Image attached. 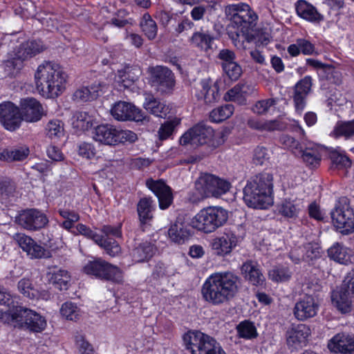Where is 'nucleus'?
Segmentation results:
<instances>
[{"instance_id":"58836bf2","label":"nucleus","mask_w":354,"mask_h":354,"mask_svg":"<svg viewBox=\"0 0 354 354\" xmlns=\"http://www.w3.org/2000/svg\"><path fill=\"white\" fill-rule=\"evenodd\" d=\"M49 281L55 288L59 290H66L70 286L71 274L69 272L64 269H57V267L53 272L48 273Z\"/></svg>"},{"instance_id":"338daca9","label":"nucleus","mask_w":354,"mask_h":354,"mask_svg":"<svg viewBox=\"0 0 354 354\" xmlns=\"http://www.w3.org/2000/svg\"><path fill=\"white\" fill-rule=\"evenodd\" d=\"M178 24L174 28V32L177 35L181 34L185 30L192 29L194 26V22L187 16H180L176 21Z\"/></svg>"},{"instance_id":"412c9836","label":"nucleus","mask_w":354,"mask_h":354,"mask_svg":"<svg viewBox=\"0 0 354 354\" xmlns=\"http://www.w3.org/2000/svg\"><path fill=\"white\" fill-rule=\"evenodd\" d=\"M15 241L21 250L26 252L31 259H41L48 257L49 253L44 247L39 245L31 236L24 233H16Z\"/></svg>"},{"instance_id":"a19ab883","label":"nucleus","mask_w":354,"mask_h":354,"mask_svg":"<svg viewBox=\"0 0 354 354\" xmlns=\"http://www.w3.org/2000/svg\"><path fill=\"white\" fill-rule=\"evenodd\" d=\"M153 254V246L147 241L139 243L131 252L133 260L136 263L148 261Z\"/></svg>"},{"instance_id":"5fc2aeb1","label":"nucleus","mask_w":354,"mask_h":354,"mask_svg":"<svg viewBox=\"0 0 354 354\" xmlns=\"http://www.w3.org/2000/svg\"><path fill=\"white\" fill-rule=\"evenodd\" d=\"M46 135L51 140L64 136V123L59 120H50L46 126Z\"/></svg>"},{"instance_id":"72a5a7b5","label":"nucleus","mask_w":354,"mask_h":354,"mask_svg":"<svg viewBox=\"0 0 354 354\" xmlns=\"http://www.w3.org/2000/svg\"><path fill=\"white\" fill-rule=\"evenodd\" d=\"M104 84L100 81H95L91 85L82 86L74 93L75 99L82 102H88L96 100L102 95Z\"/></svg>"},{"instance_id":"cd10ccee","label":"nucleus","mask_w":354,"mask_h":354,"mask_svg":"<svg viewBox=\"0 0 354 354\" xmlns=\"http://www.w3.org/2000/svg\"><path fill=\"white\" fill-rule=\"evenodd\" d=\"M296 14L299 17L310 23H319L324 20V16L317 8L306 0H297L295 3Z\"/></svg>"},{"instance_id":"393cba45","label":"nucleus","mask_w":354,"mask_h":354,"mask_svg":"<svg viewBox=\"0 0 354 354\" xmlns=\"http://www.w3.org/2000/svg\"><path fill=\"white\" fill-rule=\"evenodd\" d=\"M311 332L306 324H299L287 330L286 342L289 348L297 349L305 346Z\"/></svg>"},{"instance_id":"603ef678","label":"nucleus","mask_w":354,"mask_h":354,"mask_svg":"<svg viewBox=\"0 0 354 354\" xmlns=\"http://www.w3.org/2000/svg\"><path fill=\"white\" fill-rule=\"evenodd\" d=\"M299 208L295 203V201L285 198L279 205V214L285 218H295L298 216Z\"/></svg>"},{"instance_id":"bf43d9fd","label":"nucleus","mask_w":354,"mask_h":354,"mask_svg":"<svg viewBox=\"0 0 354 354\" xmlns=\"http://www.w3.org/2000/svg\"><path fill=\"white\" fill-rule=\"evenodd\" d=\"M179 124L176 119L169 120L162 124L158 130V136L160 140L168 139L174 133L176 127Z\"/></svg>"},{"instance_id":"680f3d73","label":"nucleus","mask_w":354,"mask_h":354,"mask_svg":"<svg viewBox=\"0 0 354 354\" xmlns=\"http://www.w3.org/2000/svg\"><path fill=\"white\" fill-rule=\"evenodd\" d=\"M306 62L308 66L317 69H322L323 71L326 73V77L328 80L330 79V77L333 76V73L335 72V68L331 64L322 63L318 59L307 58Z\"/></svg>"},{"instance_id":"c756f323","label":"nucleus","mask_w":354,"mask_h":354,"mask_svg":"<svg viewBox=\"0 0 354 354\" xmlns=\"http://www.w3.org/2000/svg\"><path fill=\"white\" fill-rule=\"evenodd\" d=\"M328 257L343 265L354 263V251L342 243H335L328 250Z\"/></svg>"},{"instance_id":"f03ea898","label":"nucleus","mask_w":354,"mask_h":354,"mask_svg":"<svg viewBox=\"0 0 354 354\" xmlns=\"http://www.w3.org/2000/svg\"><path fill=\"white\" fill-rule=\"evenodd\" d=\"M239 278L231 272L211 274L202 286L203 299L214 306L232 300L239 290Z\"/></svg>"},{"instance_id":"473e14b6","label":"nucleus","mask_w":354,"mask_h":354,"mask_svg":"<svg viewBox=\"0 0 354 354\" xmlns=\"http://www.w3.org/2000/svg\"><path fill=\"white\" fill-rule=\"evenodd\" d=\"M353 295L342 286L339 290L332 292V303L342 313H349L351 310V298Z\"/></svg>"},{"instance_id":"49530a36","label":"nucleus","mask_w":354,"mask_h":354,"mask_svg":"<svg viewBox=\"0 0 354 354\" xmlns=\"http://www.w3.org/2000/svg\"><path fill=\"white\" fill-rule=\"evenodd\" d=\"M93 117L86 111H77L73 118V127L77 131H86L91 129L93 125Z\"/></svg>"},{"instance_id":"4c0bfd02","label":"nucleus","mask_w":354,"mask_h":354,"mask_svg":"<svg viewBox=\"0 0 354 354\" xmlns=\"http://www.w3.org/2000/svg\"><path fill=\"white\" fill-rule=\"evenodd\" d=\"M192 235L191 230L183 223L176 222L168 230V236L171 241L183 244Z\"/></svg>"},{"instance_id":"6e6d98bb","label":"nucleus","mask_w":354,"mask_h":354,"mask_svg":"<svg viewBox=\"0 0 354 354\" xmlns=\"http://www.w3.org/2000/svg\"><path fill=\"white\" fill-rule=\"evenodd\" d=\"M61 315L68 320L77 321L80 319V309L73 302L64 303L60 309Z\"/></svg>"},{"instance_id":"39448f33","label":"nucleus","mask_w":354,"mask_h":354,"mask_svg":"<svg viewBox=\"0 0 354 354\" xmlns=\"http://www.w3.org/2000/svg\"><path fill=\"white\" fill-rule=\"evenodd\" d=\"M225 140L223 133H216L212 127L198 122L180 136L179 142L183 146L205 147L203 156H206L222 145Z\"/></svg>"},{"instance_id":"1a4fd4ad","label":"nucleus","mask_w":354,"mask_h":354,"mask_svg":"<svg viewBox=\"0 0 354 354\" xmlns=\"http://www.w3.org/2000/svg\"><path fill=\"white\" fill-rule=\"evenodd\" d=\"M183 340L186 350L192 354H226L213 337L199 330L187 331Z\"/></svg>"},{"instance_id":"0eeeda50","label":"nucleus","mask_w":354,"mask_h":354,"mask_svg":"<svg viewBox=\"0 0 354 354\" xmlns=\"http://www.w3.org/2000/svg\"><path fill=\"white\" fill-rule=\"evenodd\" d=\"M231 184L227 180L215 175L204 174L194 183V189L189 193V201L198 203L207 198H219L230 189Z\"/></svg>"},{"instance_id":"c85d7f7f","label":"nucleus","mask_w":354,"mask_h":354,"mask_svg":"<svg viewBox=\"0 0 354 354\" xmlns=\"http://www.w3.org/2000/svg\"><path fill=\"white\" fill-rule=\"evenodd\" d=\"M93 138L95 141L104 145H117L118 129L109 124H100L95 127Z\"/></svg>"},{"instance_id":"2eb2a0df","label":"nucleus","mask_w":354,"mask_h":354,"mask_svg":"<svg viewBox=\"0 0 354 354\" xmlns=\"http://www.w3.org/2000/svg\"><path fill=\"white\" fill-rule=\"evenodd\" d=\"M241 241L235 230L225 228L221 236L212 240V249L216 255L224 257L230 254Z\"/></svg>"},{"instance_id":"9d476101","label":"nucleus","mask_w":354,"mask_h":354,"mask_svg":"<svg viewBox=\"0 0 354 354\" xmlns=\"http://www.w3.org/2000/svg\"><path fill=\"white\" fill-rule=\"evenodd\" d=\"M45 50L41 39L28 40L21 43L15 50V57L4 62L5 70L9 75H15L24 66V61L32 57Z\"/></svg>"},{"instance_id":"f257e3e1","label":"nucleus","mask_w":354,"mask_h":354,"mask_svg":"<svg viewBox=\"0 0 354 354\" xmlns=\"http://www.w3.org/2000/svg\"><path fill=\"white\" fill-rule=\"evenodd\" d=\"M225 12L230 19L226 33L236 48H245V41L250 43L256 39L258 16L249 5L230 4L226 7Z\"/></svg>"},{"instance_id":"ea45409f","label":"nucleus","mask_w":354,"mask_h":354,"mask_svg":"<svg viewBox=\"0 0 354 354\" xmlns=\"http://www.w3.org/2000/svg\"><path fill=\"white\" fill-rule=\"evenodd\" d=\"M29 154L30 150L27 147L3 149L0 151V160L7 162L23 161L28 157Z\"/></svg>"},{"instance_id":"423d86ee","label":"nucleus","mask_w":354,"mask_h":354,"mask_svg":"<svg viewBox=\"0 0 354 354\" xmlns=\"http://www.w3.org/2000/svg\"><path fill=\"white\" fill-rule=\"evenodd\" d=\"M76 230L79 234L83 235L93 241L110 257H115L121 253V247L115 238L122 237L120 226L104 225L101 228L102 234H99L90 227L83 223H78Z\"/></svg>"},{"instance_id":"7c9ffc66","label":"nucleus","mask_w":354,"mask_h":354,"mask_svg":"<svg viewBox=\"0 0 354 354\" xmlns=\"http://www.w3.org/2000/svg\"><path fill=\"white\" fill-rule=\"evenodd\" d=\"M241 272L245 279L253 286H262L265 282V277L257 262L247 260L241 266Z\"/></svg>"},{"instance_id":"f704fd0d","label":"nucleus","mask_w":354,"mask_h":354,"mask_svg":"<svg viewBox=\"0 0 354 354\" xmlns=\"http://www.w3.org/2000/svg\"><path fill=\"white\" fill-rule=\"evenodd\" d=\"M141 72L139 68L127 66L118 71L115 76V82L124 88L131 87L138 80Z\"/></svg>"},{"instance_id":"864d4df0","label":"nucleus","mask_w":354,"mask_h":354,"mask_svg":"<svg viewBox=\"0 0 354 354\" xmlns=\"http://www.w3.org/2000/svg\"><path fill=\"white\" fill-rule=\"evenodd\" d=\"M239 336L245 339H252L258 336L257 330L253 322L245 320L236 327Z\"/></svg>"},{"instance_id":"9b49d317","label":"nucleus","mask_w":354,"mask_h":354,"mask_svg":"<svg viewBox=\"0 0 354 354\" xmlns=\"http://www.w3.org/2000/svg\"><path fill=\"white\" fill-rule=\"evenodd\" d=\"M82 270L86 274L101 281H111L118 284L123 282L122 270L102 258L88 261Z\"/></svg>"},{"instance_id":"aec40b11","label":"nucleus","mask_w":354,"mask_h":354,"mask_svg":"<svg viewBox=\"0 0 354 354\" xmlns=\"http://www.w3.org/2000/svg\"><path fill=\"white\" fill-rule=\"evenodd\" d=\"M156 209V204L151 196H144L139 199L136 211L139 221V228L142 232L145 231L147 225H151Z\"/></svg>"},{"instance_id":"b1692460","label":"nucleus","mask_w":354,"mask_h":354,"mask_svg":"<svg viewBox=\"0 0 354 354\" xmlns=\"http://www.w3.org/2000/svg\"><path fill=\"white\" fill-rule=\"evenodd\" d=\"M319 309V305L315 302L312 295H306L295 306L293 312L295 318L304 321L315 317Z\"/></svg>"},{"instance_id":"f3484780","label":"nucleus","mask_w":354,"mask_h":354,"mask_svg":"<svg viewBox=\"0 0 354 354\" xmlns=\"http://www.w3.org/2000/svg\"><path fill=\"white\" fill-rule=\"evenodd\" d=\"M149 73L153 85L156 86L161 92H170L174 87V75L169 68L156 66L150 68Z\"/></svg>"},{"instance_id":"6ab92c4d","label":"nucleus","mask_w":354,"mask_h":354,"mask_svg":"<svg viewBox=\"0 0 354 354\" xmlns=\"http://www.w3.org/2000/svg\"><path fill=\"white\" fill-rule=\"evenodd\" d=\"M20 311L21 314L19 328H25L32 333H41L45 330L47 326L45 317L23 306Z\"/></svg>"},{"instance_id":"20e7f679","label":"nucleus","mask_w":354,"mask_h":354,"mask_svg":"<svg viewBox=\"0 0 354 354\" xmlns=\"http://www.w3.org/2000/svg\"><path fill=\"white\" fill-rule=\"evenodd\" d=\"M243 199L248 207L266 209L272 203L273 175L261 172L252 176L243 188Z\"/></svg>"},{"instance_id":"37998d69","label":"nucleus","mask_w":354,"mask_h":354,"mask_svg":"<svg viewBox=\"0 0 354 354\" xmlns=\"http://www.w3.org/2000/svg\"><path fill=\"white\" fill-rule=\"evenodd\" d=\"M234 111L232 104H225L213 109L209 113V120L212 123H221L231 117Z\"/></svg>"},{"instance_id":"6e6552de","label":"nucleus","mask_w":354,"mask_h":354,"mask_svg":"<svg viewBox=\"0 0 354 354\" xmlns=\"http://www.w3.org/2000/svg\"><path fill=\"white\" fill-rule=\"evenodd\" d=\"M228 219L227 211L219 206H209L201 209L192 218V227L205 234L215 232Z\"/></svg>"},{"instance_id":"69168bd1","label":"nucleus","mask_w":354,"mask_h":354,"mask_svg":"<svg viewBox=\"0 0 354 354\" xmlns=\"http://www.w3.org/2000/svg\"><path fill=\"white\" fill-rule=\"evenodd\" d=\"M306 256L309 261H313L321 257L322 248L319 243L310 242L304 245Z\"/></svg>"},{"instance_id":"052dcab7","label":"nucleus","mask_w":354,"mask_h":354,"mask_svg":"<svg viewBox=\"0 0 354 354\" xmlns=\"http://www.w3.org/2000/svg\"><path fill=\"white\" fill-rule=\"evenodd\" d=\"M77 152L78 155L82 158L91 160L95 157L97 150L93 144L83 142L79 145Z\"/></svg>"},{"instance_id":"c03bdc74","label":"nucleus","mask_w":354,"mask_h":354,"mask_svg":"<svg viewBox=\"0 0 354 354\" xmlns=\"http://www.w3.org/2000/svg\"><path fill=\"white\" fill-rule=\"evenodd\" d=\"M328 158L332 165L337 169H348L351 167L352 161L345 151L339 148L331 149L328 151Z\"/></svg>"},{"instance_id":"4be33fe9","label":"nucleus","mask_w":354,"mask_h":354,"mask_svg":"<svg viewBox=\"0 0 354 354\" xmlns=\"http://www.w3.org/2000/svg\"><path fill=\"white\" fill-rule=\"evenodd\" d=\"M312 77L306 75L299 80L294 86L292 96L295 112L301 115L306 106V98L311 90Z\"/></svg>"},{"instance_id":"774afa93","label":"nucleus","mask_w":354,"mask_h":354,"mask_svg":"<svg viewBox=\"0 0 354 354\" xmlns=\"http://www.w3.org/2000/svg\"><path fill=\"white\" fill-rule=\"evenodd\" d=\"M273 99H266L256 102L252 108V111L258 115H263L268 112L269 109L274 104Z\"/></svg>"},{"instance_id":"09e8293b","label":"nucleus","mask_w":354,"mask_h":354,"mask_svg":"<svg viewBox=\"0 0 354 354\" xmlns=\"http://www.w3.org/2000/svg\"><path fill=\"white\" fill-rule=\"evenodd\" d=\"M17 288L19 292L25 297L32 300L37 299L39 297V292L34 286L30 279L26 277L21 279L18 281Z\"/></svg>"},{"instance_id":"f8f14e48","label":"nucleus","mask_w":354,"mask_h":354,"mask_svg":"<svg viewBox=\"0 0 354 354\" xmlns=\"http://www.w3.org/2000/svg\"><path fill=\"white\" fill-rule=\"evenodd\" d=\"M330 217L336 231L347 235L354 232V210L350 205V201L342 196L337 201Z\"/></svg>"},{"instance_id":"dca6fc26","label":"nucleus","mask_w":354,"mask_h":354,"mask_svg":"<svg viewBox=\"0 0 354 354\" xmlns=\"http://www.w3.org/2000/svg\"><path fill=\"white\" fill-rule=\"evenodd\" d=\"M146 186L157 197L160 209H167L171 205L174 198L173 189L163 179L150 178L146 180Z\"/></svg>"},{"instance_id":"2f4dec72","label":"nucleus","mask_w":354,"mask_h":354,"mask_svg":"<svg viewBox=\"0 0 354 354\" xmlns=\"http://www.w3.org/2000/svg\"><path fill=\"white\" fill-rule=\"evenodd\" d=\"M200 84L201 89L196 93L198 100H203L205 104H210L219 99V86L216 82L212 83L210 80L203 79Z\"/></svg>"},{"instance_id":"79ce46f5","label":"nucleus","mask_w":354,"mask_h":354,"mask_svg":"<svg viewBox=\"0 0 354 354\" xmlns=\"http://www.w3.org/2000/svg\"><path fill=\"white\" fill-rule=\"evenodd\" d=\"M292 276L290 268L283 264L274 266L268 271V278L274 283L288 282Z\"/></svg>"},{"instance_id":"a18cd8bd","label":"nucleus","mask_w":354,"mask_h":354,"mask_svg":"<svg viewBox=\"0 0 354 354\" xmlns=\"http://www.w3.org/2000/svg\"><path fill=\"white\" fill-rule=\"evenodd\" d=\"M7 307L6 310L0 311V321L19 328L21 314L20 310L22 309V306L13 304Z\"/></svg>"},{"instance_id":"5701e85b","label":"nucleus","mask_w":354,"mask_h":354,"mask_svg":"<svg viewBox=\"0 0 354 354\" xmlns=\"http://www.w3.org/2000/svg\"><path fill=\"white\" fill-rule=\"evenodd\" d=\"M19 104L21 120L35 122L41 120L44 109L39 101L34 97H26L21 99Z\"/></svg>"},{"instance_id":"4d7b16f0","label":"nucleus","mask_w":354,"mask_h":354,"mask_svg":"<svg viewBox=\"0 0 354 354\" xmlns=\"http://www.w3.org/2000/svg\"><path fill=\"white\" fill-rule=\"evenodd\" d=\"M334 133L337 137L351 138L354 136V119L338 123L334 128Z\"/></svg>"},{"instance_id":"8fccbe9b","label":"nucleus","mask_w":354,"mask_h":354,"mask_svg":"<svg viewBox=\"0 0 354 354\" xmlns=\"http://www.w3.org/2000/svg\"><path fill=\"white\" fill-rule=\"evenodd\" d=\"M57 212L61 217L64 218V221L59 223V226L67 231H70L74 227L75 223L80 219L79 214L74 210L59 209Z\"/></svg>"},{"instance_id":"e2e57ef3","label":"nucleus","mask_w":354,"mask_h":354,"mask_svg":"<svg viewBox=\"0 0 354 354\" xmlns=\"http://www.w3.org/2000/svg\"><path fill=\"white\" fill-rule=\"evenodd\" d=\"M222 68L225 74L232 82L238 80L242 74V68L237 62L224 66Z\"/></svg>"},{"instance_id":"ddd939ff","label":"nucleus","mask_w":354,"mask_h":354,"mask_svg":"<svg viewBox=\"0 0 354 354\" xmlns=\"http://www.w3.org/2000/svg\"><path fill=\"white\" fill-rule=\"evenodd\" d=\"M16 223L28 231H37L48 223L47 216L41 211L32 208L20 211L15 217Z\"/></svg>"},{"instance_id":"4468645a","label":"nucleus","mask_w":354,"mask_h":354,"mask_svg":"<svg viewBox=\"0 0 354 354\" xmlns=\"http://www.w3.org/2000/svg\"><path fill=\"white\" fill-rule=\"evenodd\" d=\"M111 114L118 121H149L148 116L145 115L141 109L133 103L125 101L120 100L114 103L111 109Z\"/></svg>"},{"instance_id":"a211bd4d","label":"nucleus","mask_w":354,"mask_h":354,"mask_svg":"<svg viewBox=\"0 0 354 354\" xmlns=\"http://www.w3.org/2000/svg\"><path fill=\"white\" fill-rule=\"evenodd\" d=\"M0 121L8 131H13L19 129L21 122L19 108L10 101L1 103Z\"/></svg>"},{"instance_id":"0e129e2a","label":"nucleus","mask_w":354,"mask_h":354,"mask_svg":"<svg viewBox=\"0 0 354 354\" xmlns=\"http://www.w3.org/2000/svg\"><path fill=\"white\" fill-rule=\"evenodd\" d=\"M301 54L304 55H318L315 45L306 38L297 39Z\"/></svg>"},{"instance_id":"de8ad7c7","label":"nucleus","mask_w":354,"mask_h":354,"mask_svg":"<svg viewBox=\"0 0 354 354\" xmlns=\"http://www.w3.org/2000/svg\"><path fill=\"white\" fill-rule=\"evenodd\" d=\"M140 26L142 32L149 40H153L156 37L158 26L149 12L143 14L140 21Z\"/></svg>"},{"instance_id":"e433bc0d","label":"nucleus","mask_w":354,"mask_h":354,"mask_svg":"<svg viewBox=\"0 0 354 354\" xmlns=\"http://www.w3.org/2000/svg\"><path fill=\"white\" fill-rule=\"evenodd\" d=\"M214 40V37L207 32L195 31L188 41L192 47L208 52L212 48Z\"/></svg>"},{"instance_id":"7ed1b4c3","label":"nucleus","mask_w":354,"mask_h":354,"mask_svg":"<svg viewBox=\"0 0 354 354\" xmlns=\"http://www.w3.org/2000/svg\"><path fill=\"white\" fill-rule=\"evenodd\" d=\"M68 75L62 67L50 61H44L35 73L36 88L46 98L55 99L66 89Z\"/></svg>"},{"instance_id":"3c124183","label":"nucleus","mask_w":354,"mask_h":354,"mask_svg":"<svg viewBox=\"0 0 354 354\" xmlns=\"http://www.w3.org/2000/svg\"><path fill=\"white\" fill-rule=\"evenodd\" d=\"M248 125L252 129L272 131L278 129L279 123L276 120L263 121L257 118H250L248 120Z\"/></svg>"},{"instance_id":"bb28decb","label":"nucleus","mask_w":354,"mask_h":354,"mask_svg":"<svg viewBox=\"0 0 354 354\" xmlns=\"http://www.w3.org/2000/svg\"><path fill=\"white\" fill-rule=\"evenodd\" d=\"M254 91V85L241 81L230 88L224 97L225 100L234 102L239 105H245L247 104V97L251 95Z\"/></svg>"},{"instance_id":"a878e982","label":"nucleus","mask_w":354,"mask_h":354,"mask_svg":"<svg viewBox=\"0 0 354 354\" xmlns=\"http://www.w3.org/2000/svg\"><path fill=\"white\" fill-rule=\"evenodd\" d=\"M328 346L336 353L354 354V335L339 333L330 339Z\"/></svg>"},{"instance_id":"13d9d810","label":"nucleus","mask_w":354,"mask_h":354,"mask_svg":"<svg viewBox=\"0 0 354 354\" xmlns=\"http://www.w3.org/2000/svg\"><path fill=\"white\" fill-rule=\"evenodd\" d=\"M303 161L310 168L318 167L321 162V156L317 151L313 150H299Z\"/></svg>"},{"instance_id":"c9c22d12","label":"nucleus","mask_w":354,"mask_h":354,"mask_svg":"<svg viewBox=\"0 0 354 354\" xmlns=\"http://www.w3.org/2000/svg\"><path fill=\"white\" fill-rule=\"evenodd\" d=\"M143 106L150 113L161 118H165L170 111L169 105L155 98L153 95L145 97Z\"/></svg>"}]
</instances>
